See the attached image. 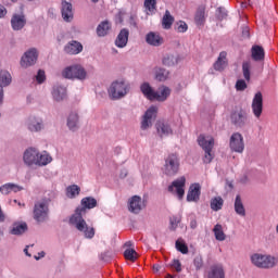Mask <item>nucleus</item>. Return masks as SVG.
I'll list each match as a JSON object with an SVG mask.
<instances>
[{"label": "nucleus", "instance_id": "obj_34", "mask_svg": "<svg viewBox=\"0 0 278 278\" xmlns=\"http://www.w3.org/2000/svg\"><path fill=\"white\" fill-rule=\"evenodd\" d=\"M156 129H157V134H160V136H170V134H173V128H170V126L166 123L163 122H159L156 124Z\"/></svg>", "mask_w": 278, "mask_h": 278}, {"label": "nucleus", "instance_id": "obj_12", "mask_svg": "<svg viewBox=\"0 0 278 278\" xmlns=\"http://www.w3.org/2000/svg\"><path fill=\"white\" fill-rule=\"evenodd\" d=\"M229 147L235 153H243L244 152V137L242 134L235 132L230 137Z\"/></svg>", "mask_w": 278, "mask_h": 278}, {"label": "nucleus", "instance_id": "obj_22", "mask_svg": "<svg viewBox=\"0 0 278 278\" xmlns=\"http://www.w3.org/2000/svg\"><path fill=\"white\" fill-rule=\"evenodd\" d=\"M127 42H129V29L123 28L115 39V45L118 49H125V47H127Z\"/></svg>", "mask_w": 278, "mask_h": 278}, {"label": "nucleus", "instance_id": "obj_63", "mask_svg": "<svg viewBox=\"0 0 278 278\" xmlns=\"http://www.w3.org/2000/svg\"><path fill=\"white\" fill-rule=\"evenodd\" d=\"M241 7H242V8H247V2H242V3H241Z\"/></svg>", "mask_w": 278, "mask_h": 278}, {"label": "nucleus", "instance_id": "obj_56", "mask_svg": "<svg viewBox=\"0 0 278 278\" xmlns=\"http://www.w3.org/2000/svg\"><path fill=\"white\" fill-rule=\"evenodd\" d=\"M0 105H3V87H0Z\"/></svg>", "mask_w": 278, "mask_h": 278}, {"label": "nucleus", "instance_id": "obj_15", "mask_svg": "<svg viewBox=\"0 0 278 278\" xmlns=\"http://www.w3.org/2000/svg\"><path fill=\"white\" fill-rule=\"evenodd\" d=\"M247 112L243 110L235 111L230 115V123L240 129L247 125Z\"/></svg>", "mask_w": 278, "mask_h": 278}, {"label": "nucleus", "instance_id": "obj_50", "mask_svg": "<svg viewBox=\"0 0 278 278\" xmlns=\"http://www.w3.org/2000/svg\"><path fill=\"white\" fill-rule=\"evenodd\" d=\"M236 89L239 90V91L247 90V81H244L243 79L237 80Z\"/></svg>", "mask_w": 278, "mask_h": 278}, {"label": "nucleus", "instance_id": "obj_37", "mask_svg": "<svg viewBox=\"0 0 278 278\" xmlns=\"http://www.w3.org/2000/svg\"><path fill=\"white\" fill-rule=\"evenodd\" d=\"M163 64L164 66H177L179 64V55L166 54L163 58Z\"/></svg>", "mask_w": 278, "mask_h": 278}, {"label": "nucleus", "instance_id": "obj_53", "mask_svg": "<svg viewBox=\"0 0 278 278\" xmlns=\"http://www.w3.org/2000/svg\"><path fill=\"white\" fill-rule=\"evenodd\" d=\"M217 12H218V14H217L218 18H225L227 16V13L225 12V9H223V8H218Z\"/></svg>", "mask_w": 278, "mask_h": 278}, {"label": "nucleus", "instance_id": "obj_18", "mask_svg": "<svg viewBox=\"0 0 278 278\" xmlns=\"http://www.w3.org/2000/svg\"><path fill=\"white\" fill-rule=\"evenodd\" d=\"M64 51L68 55H77L84 51V46L77 40H72L64 47Z\"/></svg>", "mask_w": 278, "mask_h": 278}, {"label": "nucleus", "instance_id": "obj_13", "mask_svg": "<svg viewBox=\"0 0 278 278\" xmlns=\"http://www.w3.org/2000/svg\"><path fill=\"white\" fill-rule=\"evenodd\" d=\"M157 116V106H151L144 113L142 121H141V129L147 130L150 127H153V121Z\"/></svg>", "mask_w": 278, "mask_h": 278}, {"label": "nucleus", "instance_id": "obj_52", "mask_svg": "<svg viewBox=\"0 0 278 278\" xmlns=\"http://www.w3.org/2000/svg\"><path fill=\"white\" fill-rule=\"evenodd\" d=\"M250 36H251V33H250L249 26H244L242 28V37L243 38H250Z\"/></svg>", "mask_w": 278, "mask_h": 278}, {"label": "nucleus", "instance_id": "obj_42", "mask_svg": "<svg viewBox=\"0 0 278 278\" xmlns=\"http://www.w3.org/2000/svg\"><path fill=\"white\" fill-rule=\"evenodd\" d=\"M242 73L245 81H251V62L249 61L243 62Z\"/></svg>", "mask_w": 278, "mask_h": 278}, {"label": "nucleus", "instance_id": "obj_2", "mask_svg": "<svg viewBox=\"0 0 278 278\" xmlns=\"http://www.w3.org/2000/svg\"><path fill=\"white\" fill-rule=\"evenodd\" d=\"M23 161L26 166H47L53 162V157L47 151L40 153L36 148H28L24 152Z\"/></svg>", "mask_w": 278, "mask_h": 278}, {"label": "nucleus", "instance_id": "obj_31", "mask_svg": "<svg viewBox=\"0 0 278 278\" xmlns=\"http://www.w3.org/2000/svg\"><path fill=\"white\" fill-rule=\"evenodd\" d=\"M175 23V17L170 14V11L166 10L162 18L163 29H170Z\"/></svg>", "mask_w": 278, "mask_h": 278}, {"label": "nucleus", "instance_id": "obj_5", "mask_svg": "<svg viewBox=\"0 0 278 278\" xmlns=\"http://www.w3.org/2000/svg\"><path fill=\"white\" fill-rule=\"evenodd\" d=\"M49 203H51L49 198L35 202L33 216L37 223H45L49 219Z\"/></svg>", "mask_w": 278, "mask_h": 278}, {"label": "nucleus", "instance_id": "obj_26", "mask_svg": "<svg viewBox=\"0 0 278 278\" xmlns=\"http://www.w3.org/2000/svg\"><path fill=\"white\" fill-rule=\"evenodd\" d=\"M67 127L72 131L79 129V115L75 112L71 113L67 117Z\"/></svg>", "mask_w": 278, "mask_h": 278}, {"label": "nucleus", "instance_id": "obj_27", "mask_svg": "<svg viewBox=\"0 0 278 278\" xmlns=\"http://www.w3.org/2000/svg\"><path fill=\"white\" fill-rule=\"evenodd\" d=\"M110 29H112V25L110 24V22H101L97 27V35L99 36V38H103L108 36V34H110Z\"/></svg>", "mask_w": 278, "mask_h": 278}, {"label": "nucleus", "instance_id": "obj_39", "mask_svg": "<svg viewBox=\"0 0 278 278\" xmlns=\"http://www.w3.org/2000/svg\"><path fill=\"white\" fill-rule=\"evenodd\" d=\"M224 204L225 200H223L222 197H215L211 200V210H213V212H219V210H223Z\"/></svg>", "mask_w": 278, "mask_h": 278}, {"label": "nucleus", "instance_id": "obj_3", "mask_svg": "<svg viewBox=\"0 0 278 278\" xmlns=\"http://www.w3.org/2000/svg\"><path fill=\"white\" fill-rule=\"evenodd\" d=\"M141 92L149 99L150 101H166L168 97H170V88L168 87H161L157 91H154L151 88V85L144 83L141 85Z\"/></svg>", "mask_w": 278, "mask_h": 278}, {"label": "nucleus", "instance_id": "obj_57", "mask_svg": "<svg viewBox=\"0 0 278 278\" xmlns=\"http://www.w3.org/2000/svg\"><path fill=\"white\" fill-rule=\"evenodd\" d=\"M190 228H191V229H197V219H192V220L190 222Z\"/></svg>", "mask_w": 278, "mask_h": 278}, {"label": "nucleus", "instance_id": "obj_40", "mask_svg": "<svg viewBox=\"0 0 278 278\" xmlns=\"http://www.w3.org/2000/svg\"><path fill=\"white\" fill-rule=\"evenodd\" d=\"M169 75L170 72H168L166 68L159 67L155 70V79L157 81H166Z\"/></svg>", "mask_w": 278, "mask_h": 278}, {"label": "nucleus", "instance_id": "obj_32", "mask_svg": "<svg viewBox=\"0 0 278 278\" xmlns=\"http://www.w3.org/2000/svg\"><path fill=\"white\" fill-rule=\"evenodd\" d=\"M12 84V75L10 72L2 70L0 71V88H5Z\"/></svg>", "mask_w": 278, "mask_h": 278}, {"label": "nucleus", "instance_id": "obj_54", "mask_svg": "<svg viewBox=\"0 0 278 278\" xmlns=\"http://www.w3.org/2000/svg\"><path fill=\"white\" fill-rule=\"evenodd\" d=\"M5 14H8V9H5L3 5H0V18H4Z\"/></svg>", "mask_w": 278, "mask_h": 278}, {"label": "nucleus", "instance_id": "obj_33", "mask_svg": "<svg viewBox=\"0 0 278 278\" xmlns=\"http://www.w3.org/2000/svg\"><path fill=\"white\" fill-rule=\"evenodd\" d=\"M213 233L215 236V240L218 242H225L227 240V235H225V231L223 230V225L216 224L213 228Z\"/></svg>", "mask_w": 278, "mask_h": 278}, {"label": "nucleus", "instance_id": "obj_45", "mask_svg": "<svg viewBox=\"0 0 278 278\" xmlns=\"http://www.w3.org/2000/svg\"><path fill=\"white\" fill-rule=\"evenodd\" d=\"M176 249L184 255H186V253H188V245L179 239L176 241Z\"/></svg>", "mask_w": 278, "mask_h": 278}, {"label": "nucleus", "instance_id": "obj_11", "mask_svg": "<svg viewBox=\"0 0 278 278\" xmlns=\"http://www.w3.org/2000/svg\"><path fill=\"white\" fill-rule=\"evenodd\" d=\"M36 62H38V50H36V48H31L22 56L21 66L23 68H29V66H34Z\"/></svg>", "mask_w": 278, "mask_h": 278}, {"label": "nucleus", "instance_id": "obj_17", "mask_svg": "<svg viewBox=\"0 0 278 278\" xmlns=\"http://www.w3.org/2000/svg\"><path fill=\"white\" fill-rule=\"evenodd\" d=\"M146 207L144 203L142 202V198H140L139 195H134L130 200H129V205H128V210L129 212H131L132 214H140V212H142V208Z\"/></svg>", "mask_w": 278, "mask_h": 278}, {"label": "nucleus", "instance_id": "obj_44", "mask_svg": "<svg viewBox=\"0 0 278 278\" xmlns=\"http://www.w3.org/2000/svg\"><path fill=\"white\" fill-rule=\"evenodd\" d=\"M144 8L148 9L151 12V14H153V12H155V9L157 8V1L156 0H146Z\"/></svg>", "mask_w": 278, "mask_h": 278}, {"label": "nucleus", "instance_id": "obj_59", "mask_svg": "<svg viewBox=\"0 0 278 278\" xmlns=\"http://www.w3.org/2000/svg\"><path fill=\"white\" fill-rule=\"evenodd\" d=\"M119 177H121L122 179H125V177H127V169L122 170Z\"/></svg>", "mask_w": 278, "mask_h": 278}, {"label": "nucleus", "instance_id": "obj_23", "mask_svg": "<svg viewBox=\"0 0 278 278\" xmlns=\"http://www.w3.org/2000/svg\"><path fill=\"white\" fill-rule=\"evenodd\" d=\"M207 278H225L223 265H213L207 271Z\"/></svg>", "mask_w": 278, "mask_h": 278}, {"label": "nucleus", "instance_id": "obj_46", "mask_svg": "<svg viewBox=\"0 0 278 278\" xmlns=\"http://www.w3.org/2000/svg\"><path fill=\"white\" fill-rule=\"evenodd\" d=\"M179 223H181V217H177V216H173L169 219V229L170 231H175V229H177V227L179 226Z\"/></svg>", "mask_w": 278, "mask_h": 278}, {"label": "nucleus", "instance_id": "obj_41", "mask_svg": "<svg viewBox=\"0 0 278 278\" xmlns=\"http://www.w3.org/2000/svg\"><path fill=\"white\" fill-rule=\"evenodd\" d=\"M81 192V188L77 185H72L66 188V195L68 199H75Z\"/></svg>", "mask_w": 278, "mask_h": 278}, {"label": "nucleus", "instance_id": "obj_43", "mask_svg": "<svg viewBox=\"0 0 278 278\" xmlns=\"http://www.w3.org/2000/svg\"><path fill=\"white\" fill-rule=\"evenodd\" d=\"M125 260H129V262H136L138 260V252L134 249H127L124 252Z\"/></svg>", "mask_w": 278, "mask_h": 278}, {"label": "nucleus", "instance_id": "obj_36", "mask_svg": "<svg viewBox=\"0 0 278 278\" xmlns=\"http://www.w3.org/2000/svg\"><path fill=\"white\" fill-rule=\"evenodd\" d=\"M252 59L255 62H262V60H264V48H262V46L252 47Z\"/></svg>", "mask_w": 278, "mask_h": 278}, {"label": "nucleus", "instance_id": "obj_48", "mask_svg": "<svg viewBox=\"0 0 278 278\" xmlns=\"http://www.w3.org/2000/svg\"><path fill=\"white\" fill-rule=\"evenodd\" d=\"M176 29L179 34H185V31H188V24H186L184 21H180L177 23Z\"/></svg>", "mask_w": 278, "mask_h": 278}, {"label": "nucleus", "instance_id": "obj_19", "mask_svg": "<svg viewBox=\"0 0 278 278\" xmlns=\"http://www.w3.org/2000/svg\"><path fill=\"white\" fill-rule=\"evenodd\" d=\"M146 42L151 47H162L164 45V37H161L159 33L150 31L146 36Z\"/></svg>", "mask_w": 278, "mask_h": 278}, {"label": "nucleus", "instance_id": "obj_24", "mask_svg": "<svg viewBox=\"0 0 278 278\" xmlns=\"http://www.w3.org/2000/svg\"><path fill=\"white\" fill-rule=\"evenodd\" d=\"M52 97L54 101H64L66 99V87L63 86H54L52 91Z\"/></svg>", "mask_w": 278, "mask_h": 278}, {"label": "nucleus", "instance_id": "obj_14", "mask_svg": "<svg viewBox=\"0 0 278 278\" xmlns=\"http://www.w3.org/2000/svg\"><path fill=\"white\" fill-rule=\"evenodd\" d=\"M252 112L255 118H261L264 112V96L261 91L256 92L252 100Z\"/></svg>", "mask_w": 278, "mask_h": 278}, {"label": "nucleus", "instance_id": "obj_47", "mask_svg": "<svg viewBox=\"0 0 278 278\" xmlns=\"http://www.w3.org/2000/svg\"><path fill=\"white\" fill-rule=\"evenodd\" d=\"M193 264L197 270H201L203 268V256L202 255L195 256L193 260Z\"/></svg>", "mask_w": 278, "mask_h": 278}, {"label": "nucleus", "instance_id": "obj_62", "mask_svg": "<svg viewBox=\"0 0 278 278\" xmlns=\"http://www.w3.org/2000/svg\"><path fill=\"white\" fill-rule=\"evenodd\" d=\"M132 244H134V243H131V241H127V242L125 243V247H132Z\"/></svg>", "mask_w": 278, "mask_h": 278}, {"label": "nucleus", "instance_id": "obj_55", "mask_svg": "<svg viewBox=\"0 0 278 278\" xmlns=\"http://www.w3.org/2000/svg\"><path fill=\"white\" fill-rule=\"evenodd\" d=\"M129 24L132 25V27H138V23H136V16H130Z\"/></svg>", "mask_w": 278, "mask_h": 278}, {"label": "nucleus", "instance_id": "obj_21", "mask_svg": "<svg viewBox=\"0 0 278 278\" xmlns=\"http://www.w3.org/2000/svg\"><path fill=\"white\" fill-rule=\"evenodd\" d=\"M61 5L63 21H65V23H71V21H73V4L67 1H62Z\"/></svg>", "mask_w": 278, "mask_h": 278}, {"label": "nucleus", "instance_id": "obj_9", "mask_svg": "<svg viewBox=\"0 0 278 278\" xmlns=\"http://www.w3.org/2000/svg\"><path fill=\"white\" fill-rule=\"evenodd\" d=\"M62 75L65 79H86V70L81 65H73L63 70Z\"/></svg>", "mask_w": 278, "mask_h": 278}, {"label": "nucleus", "instance_id": "obj_10", "mask_svg": "<svg viewBox=\"0 0 278 278\" xmlns=\"http://www.w3.org/2000/svg\"><path fill=\"white\" fill-rule=\"evenodd\" d=\"M186 177L181 176L174 180L172 185L168 187V192L172 194H177L178 199H184V194H186Z\"/></svg>", "mask_w": 278, "mask_h": 278}, {"label": "nucleus", "instance_id": "obj_8", "mask_svg": "<svg viewBox=\"0 0 278 278\" xmlns=\"http://www.w3.org/2000/svg\"><path fill=\"white\" fill-rule=\"evenodd\" d=\"M179 156L175 153H172L165 159L163 173L167 177H175V175L179 173Z\"/></svg>", "mask_w": 278, "mask_h": 278}, {"label": "nucleus", "instance_id": "obj_20", "mask_svg": "<svg viewBox=\"0 0 278 278\" xmlns=\"http://www.w3.org/2000/svg\"><path fill=\"white\" fill-rule=\"evenodd\" d=\"M201 199V185L193 184L190 186L188 194H187V201L188 202H194L197 203Z\"/></svg>", "mask_w": 278, "mask_h": 278}, {"label": "nucleus", "instance_id": "obj_64", "mask_svg": "<svg viewBox=\"0 0 278 278\" xmlns=\"http://www.w3.org/2000/svg\"><path fill=\"white\" fill-rule=\"evenodd\" d=\"M165 278H174L173 275L168 274Z\"/></svg>", "mask_w": 278, "mask_h": 278}, {"label": "nucleus", "instance_id": "obj_58", "mask_svg": "<svg viewBox=\"0 0 278 278\" xmlns=\"http://www.w3.org/2000/svg\"><path fill=\"white\" fill-rule=\"evenodd\" d=\"M39 256H35V260H40L41 257H45L46 253L45 251H41L38 253Z\"/></svg>", "mask_w": 278, "mask_h": 278}, {"label": "nucleus", "instance_id": "obj_35", "mask_svg": "<svg viewBox=\"0 0 278 278\" xmlns=\"http://www.w3.org/2000/svg\"><path fill=\"white\" fill-rule=\"evenodd\" d=\"M235 212L239 216H247V210L244 208V204L242 203V198L240 195L236 197V200H235Z\"/></svg>", "mask_w": 278, "mask_h": 278}, {"label": "nucleus", "instance_id": "obj_38", "mask_svg": "<svg viewBox=\"0 0 278 278\" xmlns=\"http://www.w3.org/2000/svg\"><path fill=\"white\" fill-rule=\"evenodd\" d=\"M194 21H195V25H198L200 27L205 25V8L200 7L197 10Z\"/></svg>", "mask_w": 278, "mask_h": 278}, {"label": "nucleus", "instance_id": "obj_7", "mask_svg": "<svg viewBox=\"0 0 278 278\" xmlns=\"http://www.w3.org/2000/svg\"><path fill=\"white\" fill-rule=\"evenodd\" d=\"M198 144L204 151V164H210L212 160H214V153H212V149H214V138L213 137H205V135H200L198 137Z\"/></svg>", "mask_w": 278, "mask_h": 278}, {"label": "nucleus", "instance_id": "obj_60", "mask_svg": "<svg viewBox=\"0 0 278 278\" xmlns=\"http://www.w3.org/2000/svg\"><path fill=\"white\" fill-rule=\"evenodd\" d=\"M28 249H29V245H26V248L24 249V253L25 255H27V257H31V254H29Z\"/></svg>", "mask_w": 278, "mask_h": 278}, {"label": "nucleus", "instance_id": "obj_16", "mask_svg": "<svg viewBox=\"0 0 278 278\" xmlns=\"http://www.w3.org/2000/svg\"><path fill=\"white\" fill-rule=\"evenodd\" d=\"M27 25V17L23 13H15L11 17V26L14 31H21Z\"/></svg>", "mask_w": 278, "mask_h": 278}, {"label": "nucleus", "instance_id": "obj_49", "mask_svg": "<svg viewBox=\"0 0 278 278\" xmlns=\"http://www.w3.org/2000/svg\"><path fill=\"white\" fill-rule=\"evenodd\" d=\"M47 79V75L45 74V71L39 70L36 75V81L39 84H43V81Z\"/></svg>", "mask_w": 278, "mask_h": 278}, {"label": "nucleus", "instance_id": "obj_30", "mask_svg": "<svg viewBox=\"0 0 278 278\" xmlns=\"http://www.w3.org/2000/svg\"><path fill=\"white\" fill-rule=\"evenodd\" d=\"M227 52H220L217 61L214 63V68L222 72L224 68H227Z\"/></svg>", "mask_w": 278, "mask_h": 278}, {"label": "nucleus", "instance_id": "obj_1", "mask_svg": "<svg viewBox=\"0 0 278 278\" xmlns=\"http://www.w3.org/2000/svg\"><path fill=\"white\" fill-rule=\"evenodd\" d=\"M97 205V199L92 197L83 198L80 206L76 208L75 214L70 218V225H74L76 229L84 233L85 238H88L89 240L94 238V228L88 227L84 216H86L87 210H94Z\"/></svg>", "mask_w": 278, "mask_h": 278}, {"label": "nucleus", "instance_id": "obj_4", "mask_svg": "<svg viewBox=\"0 0 278 278\" xmlns=\"http://www.w3.org/2000/svg\"><path fill=\"white\" fill-rule=\"evenodd\" d=\"M251 263L253 266H256V268L268 270L277 266L278 258L277 256H273L270 254L254 253L251 255Z\"/></svg>", "mask_w": 278, "mask_h": 278}, {"label": "nucleus", "instance_id": "obj_6", "mask_svg": "<svg viewBox=\"0 0 278 278\" xmlns=\"http://www.w3.org/2000/svg\"><path fill=\"white\" fill-rule=\"evenodd\" d=\"M109 97L113 101H117L118 99H123L129 92V83L125 80H115L109 87Z\"/></svg>", "mask_w": 278, "mask_h": 278}, {"label": "nucleus", "instance_id": "obj_25", "mask_svg": "<svg viewBox=\"0 0 278 278\" xmlns=\"http://www.w3.org/2000/svg\"><path fill=\"white\" fill-rule=\"evenodd\" d=\"M27 223H14L10 233L11 236H23L27 231Z\"/></svg>", "mask_w": 278, "mask_h": 278}, {"label": "nucleus", "instance_id": "obj_61", "mask_svg": "<svg viewBox=\"0 0 278 278\" xmlns=\"http://www.w3.org/2000/svg\"><path fill=\"white\" fill-rule=\"evenodd\" d=\"M162 267L160 266V265H153V270H154V273H160V269H161Z\"/></svg>", "mask_w": 278, "mask_h": 278}, {"label": "nucleus", "instance_id": "obj_28", "mask_svg": "<svg viewBox=\"0 0 278 278\" xmlns=\"http://www.w3.org/2000/svg\"><path fill=\"white\" fill-rule=\"evenodd\" d=\"M21 190H23V187L12 182L5 184L0 187V192L2 194H10V192H21Z\"/></svg>", "mask_w": 278, "mask_h": 278}, {"label": "nucleus", "instance_id": "obj_51", "mask_svg": "<svg viewBox=\"0 0 278 278\" xmlns=\"http://www.w3.org/2000/svg\"><path fill=\"white\" fill-rule=\"evenodd\" d=\"M172 268H175L176 273H181V262H179V260H174Z\"/></svg>", "mask_w": 278, "mask_h": 278}, {"label": "nucleus", "instance_id": "obj_29", "mask_svg": "<svg viewBox=\"0 0 278 278\" xmlns=\"http://www.w3.org/2000/svg\"><path fill=\"white\" fill-rule=\"evenodd\" d=\"M28 129L29 131H40L42 129V119L30 116L28 118Z\"/></svg>", "mask_w": 278, "mask_h": 278}]
</instances>
